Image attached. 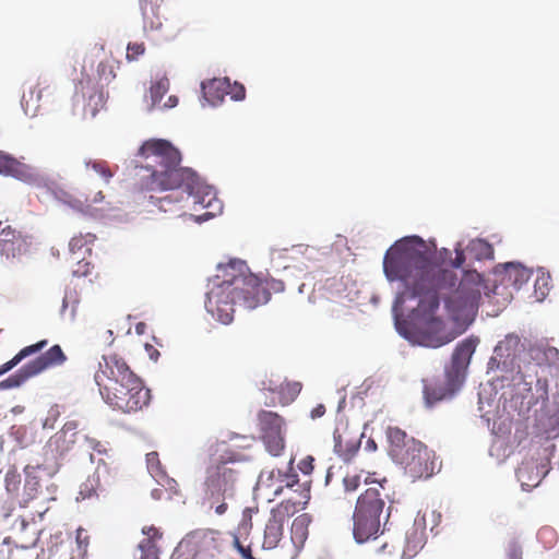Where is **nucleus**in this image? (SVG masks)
<instances>
[{"mask_svg":"<svg viewBox=\"0 0 559 559\" xmlns=\"http://www.w3.org/2000/svg\"><path fill=\"white\" fill-rule=\"evenodd\" d=\"M383 272L390 282L399 281L402 289L397 293L393 311L397 318L408 299L418 298L412 309V319L417 328L416 342L426 347L438 348L455 338L448 332L444 321L435 316L440 299L450 318L457 323L471 324L478 311L485 280L475 270L462 271L443 267L432 259L426 242L418 236L397 240L385 253Z\"/></svg>","mask_w":559,"mask_h":559,"instance_id":"nucleus-1","label":"nucleus"},{"mask_svg":"<svg viewBox=\"0 0 559 559\" xmlns=\"http://www.w3.org/2000/svg\"><path fill=\"white\" fill-rule=\"evenodd\" d=\"M142 158L141 168L150 171L143 183L148 191H166L185 187L193 192L198 175L190 168L180 167V152L168 141L151 139L138 151Z\"/></svg>","mask_w":559,"mask_h":559,"instance_id":"nucleus-2","label":"nucleus"},{"mask_svg":"<svg viewBox=\"0 0 559 559\" xmlns=\"http://www.w3.org/2000/svg\"><path fill=\"white\" fill-rule=\"evenodd\" d=\"M386 480L371 481L359 495L353 512V535L357 543L377 539L381 532V519L389 493Z\"/></svg>","mask_w":559,"mask_h":559,"instance_id":"nucleus-3","label":"nucleus"},{"mask_svg":"<svg viewBox=\"0 0 559 559\" xmlns=\"http://www.w3.org/2000/svg\"><path fill=\"white\" fill-rule=\"evenodd\" d=\"M104 401L114 409L123 413H135L150 404L151 392L144 386L143 381L132 376L111 390L104 397Z\"/></svg>","mask_w":559,"mask_h":559,"instance_id":"nucleus-4","label":"nucleus"},{"mask_svg":"<svg viewBox=\"0 0 559 559\" xmlns=\"http://www.w3.org/2000/svg\"><path fill=\"white\" fill-rule=\"evenodd\" d=\"M259 440L272 456H281L286 447L285 419L275 412L261 409L254 419Z\"/></svg>","mask_w":559,"mask_h":559,"instance_id":"nucleus-5","label":"nucleus"},{"mask_svg":"<svg viewBox=\"0 0 559 559\" xmlns=\"http://www.w3.org/2000/svg\"><path fill=\"white\" fill-rule=\"evenodd\" d=\"M307 491L304 490L299 498L285 499L272 509L264 527L262 548L273 549L278 545L283 538L284 526L288 519L307 506Z\"/></svg>","mask_w":559,"mask_h":559,"instance_id":"nucleus-6","label":"nucleus"},{"mask_svg":"<svg viewBox=\"0 0 559 559\" xmlns=\"http://www.w3.org/2000/svg\"><path fill=\"white\" fill-rule=\"evenodd\" d=\"M393 461L413 481L431 477L437 467L433 451L420 441H411L409 450L399 454Z\"/></svg>","mask_w":559,"mask_h":559,"instance_id":"nucleus-7","label":"nucleus"},{"mask_svg":"<svg viewBox=\"0 0 559 559\" xmlns=\"http://www.w3.org/2000/svg\"><path fill=\"white\" fill-rule=\"evenodd\" d=\"M67 360L62 348L59 345L51 346L46 353L24 365L15 373L0 382V390L19 388L28 379L43 371L62 365Z\"/></svg>","mask_w":559,"mask_h":559,"instance_id":"nucleus-8","label":"nucleus"},{"mask_svg":"<svg viewBox=\"0 0 559 559\" xmlns=\"http://www.w3.org/2000/svg\"><path fill=\"white\" fill-rule=\"evenodd\" d=\"M135 373L130 369L127 362L117 355L103 356L98 364V369L94 374L102 397L108 394L116 386L128 380Z\"/></svg>","mask_w":559,"mask_h":559,"instance_id":"nucleus-9","label":"nucleus"},{"mask_svg":"<svg viewBox=\"0 0 559 559\" xmlns=\"http://www.w3.org/2000/svg\"><path fill=\"white\" fill-rule=\"evenodd\" d=\"M523 352V344L516 335H507L504 340L500 341L493 350V356L489 360V369L501 371H514L520 369L518 362L521 353Z\"/></svg>","mask_w":559,"mask_h":559,"instance_id":"nucleus-10","label":"nucleus"},{"mask_svg":"<svg viewBox=\"0 0 559 559\" xmlns=\"http://www.w3.org/2000/svg\"><path fill=\"white\" fill-rule=\"evenodd\" d=\"M242 290L233 292L222 288H213L206 294V309L224 324H229L234 319L235 298H240Z\"/></svg>","mask_w":559,"mask_h":559,"instance_id":"nucleus-11","label":"nucleus"},{"mask_svg":"<svg viewBox=\"0 0 559 559\" xmlns=\"http://www.w3.org/2000/svg\"><path fill=\"white\" fill-rule=\"evenodd\" d=\"M29 237L0 221V253L7 260L25 254L29 249Z\"/></svg>","mask_w":559,"mask_h":559,"instance_id":"nucleus-12","label":"nucleus"},{"mask_svg":"<svg viewBox=\"0 0 559 559\" xmlns=\"http://www.w3.org/2000/svg\"><path fill=\"white\" fill-rule=\"evenodd\" d=\"M202 93L205 100L213 106L222 103L226 95H230L234 100L242 99L245 97V87L242 85H235L231 87L227 78H215L203 82Z\"/></svg>","mask_w":559,"mask_h":559,"instance_id":"nucleus-13","label":"nucleus"},{"mask_svg":"<svg viewBox=\"0 0 559 559\" xmlns=\"http://www.w3.org/2000/svg\"><path fill=\"white\" fill-rule=\"evenodd\" d=\"M205 479V491L211 498L224 496L231 488L234 481V472L222 462L207 468Z\"/></svg>","mask_w":559,"mask_h":559,"instance_id":"nucleus-14","label":"nucleus"},{"mask_svg":"<svg viewBox=\"0 0 559 559\" xmlns=\"http://www.w3.org/2000/svg\"><path fill=\"white\" fill-rule=\"evenodd\" d=\"M245 262L240 259H230L227 263L218 264L216 278L222 280L216 288L239 292L234 285L239 282L245 284Z\"/></svg>","mask_w":559,"mask_h":559,"instance_id":"nucleus-15","label":"nucleus"},{"mask_svg":"<svg viewBox=\"0 0 559 559\" xmlns=\"http://www.w3.org/2000/svg\"><path fill=\"white\" fill-rule=\"evenodd\" d=\"M283 493V485L278 484L277 471L264 469L260 473L253 488L254 499H262L267 502Z\"/></svg>","mask_w":559,"mask_h":559,"instance_id":"nucleus-16","label":"nucleus"},{"mask_svg":"<svg viewBox=\"0 0 559 559\" xmlns=\"http://www.w3.org/2000/svg\"><path fill=\"white\" fill-rule=\"evenodd\" d=\"M60 199L63 203L84 215L97 217L104 212L103 207L96 206V204L103 202L105 199L102 191H98L93 200L71 192H63Z\"/></svg>","mask_w":559,"mask_h":559,"instance_id":"nucleus-17","label":"nucleus"},{"mask_svg":"<svg viewBox=\"0 0 559 559\" xmlns=\"http://www.w3.org/2000/svg\"><path fill=\"white\" fill-rule=\"evenodd\" d=\"M270 299V282L252 273H247V308L254 309Z\"/></svg>","mask_w":559,"mask_h":559,"instance_id":"nucleus-18","label":"nucleus"},{"mask_svg":"<svg viewBox=\"0 0 559 559\" xmlns=\"http://www.w3.org/2000/svg\"><path fill=\"white\" fill-rule=\"evenodd\" d=\"M76 436L78 432L74 431V428L71 427V424H67L60 431L50 437L46 448L51 453L58 456H63L73 448L76 441Z\"/></svg>","mask_w":559,"mask_h":559,"instance_id":"nucleus-19","label":"nucleus"},{"mask_svg":"<svg viewBox=\"0 0 559 559\" xmlns=\"http://www.w3.org/2000/svg\"><path fill=\"white\" fill-rule=\"evenodd\" d=\"M293 463H294V459H290L288 472L284 473L280 469H277L278 484L283 485V491L285 489H293L294 487H296V489L294 490V493H297V498H299L302 495V491L306 490L308 493V496H307V503H308L311 498V493H310L311 480L300 481L298 474L295 473L293 469ZM293 498L296 499V497H286V499H293Z\"/></svg>","mask_w":559,"mask_h":559,"instance_id":"nucleus-20","label":"nucleus"},{"mask_svg":"<svg viewBox=\"0 0 559 559\" xmlns=\"http://www.w3.org/2000/svg\"><path fill=\"white\" fill-rule=\"evenodd\" d=\"M145 29L157 31L163 25L162 5L165 0H139Z\"/></svg>","mask_w":559,"mask_h":559,"instance_id":"nucleus-21","label":"nucleus"},{"mask_svg":"<svg viewBox=\"0 0 559 559\" xmlns=\"http://www.w3.org/2000/svg\"><path fill=\"white\" fill-rule=\"evenodd\" d=\"M477 344V337H467L456 345L452 354V368L455 372L459 373L467 368Z\"/></svg>","mask_w":559,"mask_h":559,"instance_id":"nucleus-22","label":"nucleus"},{"mask_svg":"<svg viewBox=\"0 0 559 559\" xmlns=\"http://www.w3.org/2000/svg\"><path fill=\"white\" fill-rule=\"evenodd\" d=\"M312 522V518L308 513H302L294 519L290 527V540L296 549L300 551L309 535V525Z\"/></svg>","mask_w":559,"mask_h":559,"instance_id":"nucleus-23","label":"nucleus"},{"mask_svg":"<svg viewBox=\"0 0 559 559\" xmlns=\"http://www.w3.org/2000/svg\"><path fill=\"white\" fill-rule=\"evenodd\" d=\"M386 438L389 441V454L392 460H395L399 454L409 450L411 441H417L414 438H408L406 432L399 427H388Z\"/></svg>","mask_w":559,"mask_h":559,"instance_id":"nucleus-24","label":"nucleus"},{"mask_svg":"<svg viewBox=\"0 0 559 559\" xmlns=\"http://www.w3.org/2000/svg\"><path fill=\"white\" fill-rule=\"evenodd\" d=\"M38 466L27 465L24 468L25 484L23 489V498L20 501L21 508H26L28 503L34 500L40 490V479L36 475Z\"/></svg>","mask_w":559,"mask_h":559,"instance_id":"nucleus-25","label":"nucleus"},{"mask_svg":"<svg viewBox=\"0 0 559 559\" xmlns=\"http://www.w3.org/2000/svg\"><path fill=\"white\" fill-rule=\"evenodd\" d=\"M533 271L521 263L508 262L504 264V281L516 288H521L532 277Z\"/></svg>","mask_w":559,"mask_h":559,"instance_id":"nucleus-26","label":"nucleus"},{"mask_svg":"<svg viewBox=\"0 0 559 559\" xmlns=\"http://www.w3.org/2000/svg\"><path fill=\"white\" fill-rule=\"evenodd\" d=\"M454 389L451 386L449 382H429L424 386V396L426 403L429 406L445 400L448 397H452L454 394Z\"/></svg>","mask_w":559,"mask_h":559,"instance_id":"nucleus-27","label":"nucleus"},{"mask_svg":"<svg viewBox=\"0 0 559 559\" xmlns=\"http://www.w3.org/2000/svg\"><path fill=\"white\" fill-rule=\"evenodd\" d=\"M516 477L523 488H533L537 486L540 481V472L536 462L532 460L522 462L516 469Z\"/></svg>","mask_w":559,"mask_h":559,"instance_id":"nucleus-28","label":"nucleus"},{"mask_svg":"<svg viewBox=\"0 0 559 559\" xmlns=\"http://www.w3.org/2000/svg\"><path fill=\"white\" fill-rule=\"evenodd\" d=\"M425 545L424 531L413 527L406 533L405 547L402 552L403 559H411L417 555V552Z\"/></svg>","mask_w":559,"mask_h":559,"instance_id":"nucleus-29","label":"nucleus"},{"mask_svg":"<svg viewBox=\"0 0 559 559\" xmlns=\"http://www.w3.org/2000/svg\"><path fill=\"white\" fill-rule=\"evenodd\" d=\"M47 340H41L35 344L25 346L22 348L12 359L0 366V376L9 372L15 366H17L24 358L34 355L47 346Z\"/></svg>","mask_w":559,"mask_h":559,"instance_id":"nucleus-30","label":"nucleus"},{"mask_svg":"<svg viewBox=\"0 0 559 559\" xmlns=\"http://www.w3.org/2000/svg\"><path fill=\"white\" fill-rule=\"evenodd\" d=\"M96 240L93 233H80L73 236L69 241V250L72 254L81 253L83 257L92 253V247Z\"/></svg>","mask_w":559,"mask_h":559,"instance_id":"nucleus-31","label":"nucleus"},{"mask_svg":"<svg viewBox=\"0 0 559 559\" xmlns=\"http://www.w3.org/2000/svg\"><path fill=\"white\" fill-rule=\"evenodd\" d=\"M115 468L110 463H107L104 459L97 461V466L94 473V477L97 483V488L104 490L106 486H109L115 478Z\"/></svg>","mask_w":559,"mask_h":559,"instance_id":"nucleus-32","label":"nucleus"},{"mask_svg":"<svg viewBox=\"0 0 559 559\" xmlns=\"http://www.w3.org/2000/svg\"><path fill=\"white\" fill-rule=\"evenodd\" d=\"M27 173L26 167L16 159L7 155H0V174L11 175L23 179Z\"/></svg>","mask_w":559,"mask_h":559,"instance_id":"nucleus-33","label":"nucleus"},{"mask_svg":"<svg viewBox=\"0 0 559 559\" xmlns=\"http://www.w3.org/2000/svg\"><path fill=\"white\" fill-rule=\"evenodd\" d=\"M169 90V80L166 76L153 82L150 87L151 105L150 110L155 108Z\"/></svg>","mask_w":559,"mask_h":559,"instance_id":"nucleus-34","label":"nucleus"},{"mask_svg":"<svg viewBox=\"0 0 559 559\" xmlns=\"http://www.w3.org/2000/svg\"><path fill=\"white\" fill-rule=\"evenodd\" d=\"M206 198L207 203H204L205 213L201 215L203 219H209L211 217L216 216L223 210V204L221 200H218L215 193L211 189H206Z\"/></svg>","mask_w":559,"mask_h":559,"instance_id":"nucleus-35","label":"nucleus"},{"mask_svg":"<svg viewBox=\"0 0 559 559\" xmlns=\"http://www.w3.org/2000/svg\"><path fill=\"white\" fill-rule=\"evenodd\" d=\"M301 383L292 381V382H285L281 384L280 394L282 395V399L285 401V403L294 401L298 394L301 391Z\"/></svg>","mask_w":559,"mask_h":559,"instance_id":"nucleus-36","label":"nucleus"},{"mask_svg":"<svg viewBox=\"0 0 559 559\" xmlns=\"http://www.w3.org/2000/svg\"><path fill=\"white\" fill-rule=\"evenodd\" d=\"M50 84L47 81L39 82L34 88L29 90L28 94L24 93L22 97V103L28 105L31 102L38 103L43 96V92L49 91Z\"/></svg>","mask_w":559,"mask_h":559,"instance_id":"nucleus-37","label":"nucleus"},{"mask_svg":"<svg viewBox=\"0 0 559 559\" xmlns=\"http://www.w3.org/2000/svg\"><path fill=\"white\" fill-rule=\"evenodd\" d=\"M21 475L16 469H9L4 477L5 490L10 495H16L20 490Z\"/></svg>","mask_w":559,"mask_h":559,"instance_id":"nucleus-38","label":"nucleus"},{"mask_svg":"<svg viewBox=\"0 0 559 559\" xmlns=\"http://www.w3.org/2000/svg\"><path fill=\"white\" fill-rule=\"evenodd\" d=\"M85 166L92 167L94 171H96L99 176H102L106 182L109 181V179L112 177V173L108 167V164L105 160L99 159H88L85 162Z\"/></svg>","mask_w":559,"mask_h":559,"instance_id":"nucleus-39","label":"nucleus"},{"mask_svg":"<svg viewBox=\"0 0 559 559\" xmlns=\"http://www.w3.org/2000/svg\"><path fill=\"white\" fill-rule=\"evenodd\" d=\"M140 556L138 559H159L156 544L150 540H142L139 544Z\"/></svg>","mask_w":559,"mask_h":559,"instance_id":"nucleus-40","label":"nucleus"},{"mask_svg":"<svg viewBox=\"0 0 559 559\" xmlns=\"http://www.w3.org/2000/svg\"><path fill=\"white\" fill-rule=\"evenodd\" d=\"M146 464L150 473L154 477L164 476L165 472L163 471L158 453L157 452H150L146 454Z\"/></svg>","mask_w":559,"mask_h":559,"instance_id":"nucleus-41","label":"nucleus"},{"mask_svg":"<svg viewBox=\"0 0 559 559\" xmlns=\"http://www.w3.org/2000/svg\"><path fill=\"white\" fill-rule=\"evenodd\" d=\"M151 202L156 205L163 212L176 211L177 202L173 199L171 194H167L163 198L150 197Z\"/></svg>","mask_w":559,"mask_h":559,"instance_id":"nucleus-42","label":"nucleus"},{"mask_svg":"<svg viewBox=\"0 0 559 559\" xmlns=\"http://www.w3.org/2000/svg\"><path fill=\"white\" fill-rule=\"evenodd\" d=\"M361 483V475L356 473L346 474L343 478V486L345 492L356 491L360 487Z\"/></svg>","mask_w":559,"mask_h":559,"instance_id":"nucleus-43","label":"nucleus"},{"mask_svg":"<svg viewBox=\"0 0 559 559\" xmlns=\"http://www.w3.org/2000/svg\"><path fill=\"white\" fill-rule=\"evenodd\" d=\"M97 74L100 81H105L107 83H109L116 78L114 67L108 61L99 62L97 67Z\"/></svg>","mask_w":559,"mask_h":559,"instance_id":"nucleus-44","label":"nucleus"},{"mask_svg":"<svg viewBox=\"0 0 559 559\" xmlns=\"http://www.w3.org/2000/svg\"><path fill=\"white\" fill-rule=\"evenodd\" d=\"M145 45L144 43H129L127 47V60L135 61L140 56L144 55Z\"/></svg>","mask_w":559,"mask_h":559,"instance_id":"nucleus-45","label":"nucleus"},{"mask_svg":"<svg viewBox=\"0 0 559 559\" xmlns=\"http://www.w3.org/2000/svg\"><path fill=\"white\" fill-rule=\"evenodd\" d=\"M93 269H94L93 264L90 261H86L83 257L82 260H80L76 263L72 273L76 277H85V276L91 275Z\"/></svg>","mask_w":559,"mask_h":559,"instance_id":"nucleus-46","label":"nucleus"},{"mask_svg":"<svg viewBox=\"0 0 559 559\" xmlns=\"http://www.w3.org/2000/svg\"><path fill=\"white\" fill-rule=\"evenodd\" d=\"M180 189L185 193H187L188 197L193 198L194 204H200V205H202V207H204V203H207L206 191H204L203 194L200 195L201 190H200V179L199 178H198V183H197L193 192H189L185 187H181Z\"/></svg>","mask_w":559,"mask_h":559,"instance_id":"nucleus-47","label":"nucleus"},{"mask_svg":"<svg viewBox=\"0 0 559 559\" xmlns=\"http://www.w3.org/2000/svg\"><path fill=\"white\" fill-rule=\"evenodd\" d=\"M400 547V543H395L393 540L384 539L381 545L376 549V552L379 555H393L396 549Z\"/></svg>","mask_w":559,"mask_h":559,"instance_id":"nucleus-48","label":"nucleus"},{"mask_svg":"<svg viewBox=\"0 0 559 559\" xmlns=\"http://www.w3.org/2000/svg\"><path fill=\"white\" fill-rule=\"evenodd\" d=\"M142 533L145 535V538L143 540H150L153 544H155L163 536L159 530L153 525L144 526L142 528Z\"/></svg>","mask_w":559,"mask_h":559,"instance_id":"nucleus-49","label":"nucleus"},{"mask_svg":"<svg viewBox=\"0 0 559 559\" xmlns=\"http://www.w3.org/2000/svg\"><path fill=\"white\" fill-rule=\"evenodd\" d=\"M85 442L87 443V447L90 449L97 452L98 454L107 453V447L102 441L96 440L95 438H92V437H85Z\"/></svg>","mask_w":559,"mask_h":559,"instance_id":"nucleus-50","label":"nucleus"},{"mask_svg":"<svg viewBox=\"0 0 559 559\" xmlns=\"http://www.w3.org/2000/svg\"><path fill=\"white\" fill-rule=\"evenodd\" d=\"M313 462L314 459L311 455H307L298 463V469L305 475H310L314 468Z\"/></svg>","mask_w":559,"mask_h":559,"instance_id":"nucleus-51","label":"nucleus"},{"mask_svg":"<svg viewBox=\"0 0 559 559\" xmlns=\"http://www.w3.org/2000/svg\"><path fill=\"white\" fill-rule=\"evenodd\" d=\"M312 249L309 247V246H304V245H298V246H294L292 251H293V258H295L297 254H307L308 251H311Z\"/></svg>","mask_w":559,"mask_h":559,"instance_id":"nucleus-52","label":"nucleus"},{"mask_svg":"<svg viewBox=\"0 0 559 559\" xmlns=\"http://www.w3.org/2000/svg\"><path fill=\"white\" fill-rule=\"evenodd\" d=\"M464 262H465L464 252L462 250H456V255H455V259L452 264L453 267L459 269L463 265Z\"/></svg>","mask_w":559,"mask_h":559,"instance_id":"nucleus-53","label":"nucleus"},{"mask_svg":"<svg viewBox=\"0 0 559 559\" xmlns=\"http://www.w3.org/2000/svg\"><path fill=\"white\" fill-rule=\"evenodd\" d=\"M325 414V406L323 404H318L312 411H311V418H320Z\"/></svg>","mask_w":559,"mask_h":559,"instance_id":"nucleus-54","label":"nucleus"},{"mask_svg":"<svg viewBox=\"0 0 559 559\" xmlns=\"http://www.w3.org/2000/svg\"><path fill=\"white\" fill-rule=\"evenodd\" d=\"M509 559H522V550L518 546H512L508 552Z\"/></svg>","mask_w":559,"mask_h":559,"instance_id":"nucleus-55","label":"nucleus"},{"mask_svg":"<svg viewBox=\"0 0 559 559\" xmlns=\"http://www.w3.org/2000/svg\"><path fill=\"white\" fill-rule=\"evenodd\" d=\"M145 350H146L147 355L150 356V358H151L152 360H155V361H156V360L158 359V357H159V352H158V350H157L153 345H151V344H146V345H145Z\"/></svg>","mask_w":559,"mask_h":559,"instance_id":"nucleus-56","label":"nucleus"},{"mask_svg":"<svg viewBox=\"0 0 559 559\" xmlns=\"http://www.w3.org/2000/svg\"><path fill=\"white\" fill-rule=\"evenodd\" d=\"M231 542L233 545L237 548V550L241 554L242 557H245V546L240 542L239 537L235 534H231Z\"/></svg>","mask_w":559,"mask_h":559,"instance_id":"nucleus-57","label":"nucleus"},{"mask_svg":"<svg viewBox=\"0 0 559 559\" xmlns=\"http://www.w3.org/2000/svg\"><path fill=\"white\" fill-rule=\"evenodd\" d=\"M178 97L175 96V95H170L167 100L165 102V104L163 105L164 108H167V109H170V108H174L178 105Z\"/></svg>","mask_w":559,"mask_h":559,"instance_id":"nucleus-58","label":"nucleus"},{"mask_svg":"<svg viewBox=\"0 0 559 559\" xmlns=\"http://www.w3.org/2000/svg\"><path fill=\"white\" fill-rule=\"evenodd\" d=\"M226 510H227V504L222 503L216 507L215 512L221 515V514L225 513Z\"/></svg>","mask_w":559,"mask_h":559,"instance_id":"nucleus-59","label":"nucleus"},{"mask_svg":"<svg viewBox=\"0 0 559 559\" xmlns=\"http://www.w3.org/2000/svg\"><path fill=\"white\" fill-rule=\"evenodd\" d=\"M366 447H367V449H369L371 451H376L377 450V443L372 439H369L367 441Z\"/></svg>","mask_w":559,"mask_h":559,"instance_id":"nucleus-60","label":"nucleus"},{"mask_svg":"<svg viewBox=\"0 0 559 559\" xmlns=\"http://www.w3.org/2000/svg\"><path fill=\"white\" fill-rule=\"evenodd\" d=\"M68 305H69V296H68V294H66V296L63 297V300H62V308H61L62 313L66 312Z\"/></svg>","mask_w":559,"mask_h":559,"instance_id":"nucleus-61","label":"nucleus"},{"mask_svg":"<svg viewBox=\"0 0 559 559\" xmlns=\"http://www.w3.org/2000/svg\"><path fill=\"white\" fill-rule=\"evenodd\" d=\"M358 450V447L354 445L349 451L348 453L344 454V457L345 460H349L354 454L355 452Z\"/></svg>","mask_w":559,"mask_h":559,"instance_id":"nucleus-62","label":"nucleus"},{"mask_svg":"<svg viewBox=\"0 0 559 559\" xmlns=\"http://www.w3.org/2000/svg\"><path fill=\"white\" fill-rule=\"evenodd\" d=\"M252 544H253V542L251 540L250 544L247 546V552H246L247 559H254V557L252 556V550H251Z\"/></svg>","mask_w":559,"mask_h":559,"instance_id":"nucleus-63","label":"nucleus"},{"mask_svg":"<svg viewBox=\"0 0 559 559\" xmlns=\"http://www.w3.org/2000/svg\"><path fill=\"white\" fill-rule=\"evenodd\" d=\"M76 549L79 552L78 558L71 557L70 559H82V554H81L82 549H81V545L79 543L76 545Z\"/></svg>","mask_w":559,"mask_h":559,"instance_id":"nucleus-64","label":"nucleus"}]
</instances>
